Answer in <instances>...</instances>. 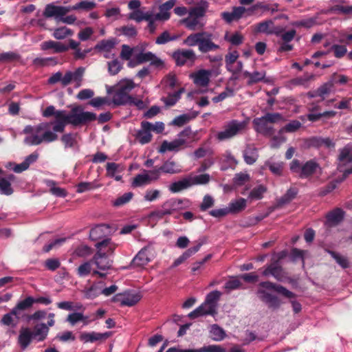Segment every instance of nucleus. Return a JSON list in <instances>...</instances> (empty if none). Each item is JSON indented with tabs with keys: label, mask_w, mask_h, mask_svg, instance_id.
<instances>
[{
	"label": "nucleus",
	"mask_w": 352,
	"mask_h": 352,
	"mask_svg": "<svg viewBox=\"0 0 352 352\" xmlns=\"http://www.w3.org/2000/svg\"><path fill=\"white\" fill-rule=\"evenodd\" d=\"M336 81V74H333L329 81L322 84L318 88V96L321 97L322 100H324L325 96L329 94L332 91Z\"/></svg>",
	"instance_id": "a878e982"
},
{
	"label": "nucleus",
	"mask_w": 352,
	"mask_h": 352,
	"mask_svg": "<svg viewBox=\"0 0 352 352\" xmlns=\"http://www.w3.org/2000/svg\"><path fill=\"white\" fill-rule=\"evenodd\" d=\"M274 22L272 20H267L258 23L255 28L256 32L265 33L267 34H271L272 28L273 27Z\"/></svg>",
	"instance_id": "a18cd8bd"
},
{
	"label": "nucleus",
	"mask_w": 352,
	"mask_h": 352,
	"mask_svg": "<svg viewBox=\"0 0 352 352\" xmlns=\"http://www.w3.org/2000/svg\"><path fill=\"white\" fill-rule=\"evenodd\" d=\"M191 186L189 177L172 183L169 190L173 192H178Z\"/></svg>",
	"instance_id": "c9c22d12"
},
{
	"label": "nucleus",
	"mask_w": 352,
	"mask_h": 352,
	"mask_svg": "<svg viewBox=\"0 0 352 352\" xmlns=\"http://www.w3.org/2000/svg\"><path fill=\"white\" fill-rule=\"evenodd\" d=\"M247 122L245 121L231 120L223 126V130L216 134V138L219 141L230 139L245 131L247 128Z\"/></svg>",
	"instance_id": "7ed1b4c3"
},
{
	"label": "nucleus",
	"mask_w": 352,
	"mask_h": 352,
	"mask_svg": "<svg viewBox=\"0 0 352 352\" xmlns=\"http://www.w3.org/2000/svg\"><path fill=\"white\" fill-rule=\"evenodd\" d=\"M342 13L346 15H352V6H344L336 5L325 12V13Z\"/></svg>",
	"instance_id": "864d4df0"
},
{
	"label": "nucleus",
	"mask_w": 352,
	"mask_h": 352,
	"mask_svg": "<svg viewBox=\"0 0 352 352\" xmlns=\"http://www.w3.org/2000/svg\"><path fill=\"white\" fill-rule=\"evenodd\" d=\"M135 60L138 63H144L146 62H151V65L157 67L164 66V62L160 58H157L154 54L151 52L144 53L140 52L139 54L135 55Z\"/></svg>",
	"instance_id": "f8f14e48"
},
{
	"label": "nucleus",
	"mask_w": 352,
	"mask_h": 352,
	"mask_svg": "<svg viewBox=\"0 0 352 352\" xmlns=\"http://www.w3.org/2000/svg\"><path fill=\"white\" fill-rule=\"evenodd\" d=\"M327 251L342 268H347L349 267V261L347 257L331 250Z\"/></svg>",
	"instance_id": "09e8293b"
},
{
	"label": "nucleus",
	"mask_w": 352,
	"mask_h": 352,
	"mask_svg": "<svg viewBox=\"0 0 352 352\" xmlns=\"http://www.w3.org/2000/svg\"><path fill=\"white\" fill-rule=\"evenodd\" d=\"M224 39L234 45H239L242 43L243 36L238 32H235L232 34L227 32L224 36Z\"/></svg>",
	"instance_id": "49530a36"
},
{
	"label": "nucleus",
	"mask_w": 352,
	"mask_h": 352,
	"mask_svg": "<svg viewBox=\"0 0 352 352\" xmlns=\"http://www.w3.org/2000/svg\"><path fill=\"white\" fill-rule=\"evenodd\" d=\"M38 158V154H31L28 156L25 160L21 164H16L13 170L15 173H21L23 170H27L30 164L34 162Z\"/></svg>",
	"instance_id": "f704fd0d"
},
{
	"label": "nucleus",
	"mask_w": 352,
	"mask_h": 352,
	"mask_svg": "<svg viewBox=\"0 0 352 352\" xmlns=\"http://www.w3.org/2000/svg\"><path fill=\"white\" fill-rule=\"evenodd\" d=\"M116 43L115 39L102 40L96 45V48L99 50L109 52L115 47Z\"/></svg>",
	"instance_id": "680f3d73"
},
{
	"label": "nucleus",
	"mask_w": 352,
	"mask_h": 352,
	"mask_svg": "<svg viewBox=\"0 0 352 352\" xmlns=\"http://www.w3.org/2000/svg\"><path fill=\"white\" fill-rule=\"evenodd\" d=\"M142 298L140 293H124L121 299L122 306L132 307L135 305Z\"/></svg>",
	"instance_id": "2f4dec72"
},
{
	"label": "nucleus",
	"mask_w": 352,
	"mask_h": 352,
	"mask_svg": "<svg viewBox=\"0 0 352 352\" xmlns=\"http://www.w3.org/2000/svg\"><path fill=\"white\" fill-rule=\"evenodd\" d=\"M92 263H94L96 268L101 271H105L111 269L113 261L109 259H100L93 260L91 259Z\"/></svg>",
	"instance_id": "603ef678"
},
{
	"label": "nucleus",
	"mask_w": 352,
	"mask_h": 352,
	"mask_svg": "<svg viewBox=\"0 0 352 352\" xmlns=\"http://www.w3.org/2000/svg\"><path fill=\"white\" fill-rule=\"evenodd\" d=\"M14 190L11 186L10 181L0 177V192L6 195H10Z\"/></svg>",
	"instance_id": "bf43d9fd"
},
{
	"label": "nucleus",
	"mask_w": 352,
	"mask_h": 352,
	"mask_svg": "<svg viewBox=\"0 0 352 352\" xmlns=\"http://www.w3.org/2000/svg\"><path fill=\"white\" fill-rule=\"evenodd\" d=\"M43 51L52 50L54 53H62L69 50V47L60 42L54 41H47L41 45Z\"/></svg>",
	"instance_id": "412c9836"
},
{
	"label": "nucleus",
	"mask_w": 352,
	"mask_h": 352,
	"mask_svg": "<svg viewBox=\"0 0 352 352\" xmlns=\"http://www.w3.org/2000/svg\"><path fill=\"white\" fill-rule=\"evenodd\" d=\"M73 34L72 30L66 27H60L54 30L53 36L58 40H62Z\"/></svg>",
	"instance_id": "3c124183"
},
{
	"label": "nucleus",
	"mask_w": 352,
	"mask_h": 352,
	"mask_svg": "<svg viewBox=\"0 0 352 352\" xmlns=\"http://www.w3.org/2000/svg\"><path fill=\"white\" fill-rule=\"evenodd\" d=\"M257 293L261 300L267 304L269 308L275 310L280 307V300L276 296L272 295L262 289H259Z\"/></svg>",
	"instance_id": "ddd939ff"
},
{
	"label": "nucleus",
	"mask_w": 352,
	"mask_h": 352,
	"mask_svg": "<svg viewBox=\"0 0 352 352\" xmlns=\"http://www.w3.org/2000/svg\"><path fill=\"white\" fill-rule=\"evenodd\" d=\"M204 36H201L199 45V50L202 53H206L210 51L216 50L219 48L218 45L214 43L212 41V35L207 32H204Z\"/></svg>",
	"instance_id": "2eb2a0df"
},
{
	"label": "nucleus",
	"mask_w": 352,
	"mask_h": 352,
	"mask_svg": "<svg viewBox=\"0 0 352 352\" xmlns=\"http://www.w3.org/2000/svg\"><path fill=\"white\" fill-rule=\"evenodd\" d=\"M208 8V3L205 0H201L195 6L189 10L188 14L190 16L200 18L205 15Z\"/></svg>",
	"instance_id": "c756f323"
},
{
	"label": "nucleus",
	"mask_w": 352,
	"mask_h": 352,
	"mask_svg": "<svg viewBox=\"0 0 352 352\" xmlns=\"http://www.w3.org/2000/svg\"><path fill=\"white\" fill-rule=\"evenodd\" d=\"M344 214L341 208H336L327 214V221L330 226L338 225L343 220Z\"/></svg>",
	"instance_id": "bb28decb"
},
{
	"label": "nucleus",
	"mask_w": 352,
	"mask_h": 352,
	"mask_svg": "<svg viewBox=\"0 0 352 352\" xmlns=\"http://www.w3.org/2000/svg\"><path fill=\"white\" fill-rule=\"evenodd\" d=\"M186 140L184 138H178L169 142L164 140L159 148L160 153H165L166 151H177L180 149L181 146L186 143Z\"/></svg>",
	"instance_id": "aec40b11"
},
{
	"label": "nucleus",
	"mask_w": 352,
	"mask_h": 352,
	"mask_svg": "<svg viewBox=\"0 0 352 352\" xmlns=\"http://www.w3.org/2000/svg\"><path fill=\"white\" fill-rule=\"evenodd\" d=\"M133 197V193L131 192H129L124 193L123 195L118 197L113 201V205L114 206H120L126 203H128Z\"/></svg>",
	"instance_id": "338daca9"
},
{
	"label": "nucleus",
	"mask_w": 352,
	"mask_h": 352,
	"mask_svg": "<svg viewBox=\"0 0 352 352\" xmlns=\"http://www.w3.org/2000/svg\"><path fill=\"white\" fill-rule=\"evenodd\" d=\"M212 74V70L199 69L190 74V78L192 79L193 82L198 87H206L210 82V78Z\"/></svg>",
	"instance_id": "6e6552de"
},
{
	"label": "nucleus",
	"mask_w": 352,
	"mask_h": 352,
	"mask_svg": "<svg viewBox=\"0 0 352 352\" xmlns=\"http://www.w3.org/2000/svg\"><path fill=\"white\" fill-rule=\"evenodd\" d=\"M184 91V88H181L179 91L175 92L173 94H169L168 97L163 98L162 100L166 106H173L179 99L180 95Z\"/></svg>",
	"instance_id": "5fc2aeb1"
},
{
	"label": "nucleus",
	"mask_w": 352,
	"mask_h": 352,
	"mask_svg": "<svg viewBox=\"0 0 352 352\" xmlns=\"http://www.w3.org/2000/svg\"><path fill=\"white\" fill-rule=\"evenodd\" d=\"M48 332V327L44 323H40L34 327L32 334L33 338L36 339L38 341H43L46 338Z\"/></svg>",
	"instance_id": "473e14b6"
},
{
	"label": "nucleus",
	"mask_w": 352,
	"mask_h": 352,
	"mask_svg": "<svg viewBox=\"0 0 352 352\" xmlns=\"http://www.w3.org/2000/svg\"><path fill=\"white\" fill-rule=\"evenodd\" d=\"M263 275L265 276L272 275L280 282L289 280L286 272L283 270L278 261H274L270 264L263 272Z\"/></svg>",
	"instance_id": "423d86ee"
},
{
	"label": "nucleus",
	"mask_w": 352,
	"mask_h": 352,
	"mask_svg": "<svg viewBox=\"0 0 352 352\" xmlns=\"http://www.w3.org/2000/svg\"><path fill=\"white\" fill-rule=\"evenodd\" d=\"M178 36H171L168 31H164L158 37H157L155 43L159 45H162L166 43L168 41L176 40Z\"/></svg>",
	"instance_id": "0e129e2a"
},
{
	"label": "nucleus",
	"mask_w": 352,
	"mask_h": 352,
	"mask_svg": "<svg viewBox=\"0 0 352 352\" xmlns=\"http://www.w3.org/2000/svg\"><path fill=\"white\" fill-rule=\"evenodd\" d=\"M109 244V239H102L101 241H99L96 243L95 247L97 250L95 254L93 256L91 259L93 260H100V259H108V252L104 250L106 246Z\"/></svg>",
	"instance_id": "393cba45"
},
{
	"label": "nucleus",
	"mask_w": 352,
	"mask_h": 352,
	"mask_svg": "<svg viewBox=\"0 0 352 352\" xmlns=\"http://www.w3.org/2000/svg\"><path fill=\"white\" fill-rule=\"evenodd\" d=\"M93 253L92 249L87 245L81 244L76 247L74 251L73 256L76 257L85 258Z\"/></svg>",
	"instance_id": "37998d69"
},
{
	"label": "nucleus",
	"mask_w": 352,
	"mask_h": 352,
	"mask_svg": "<svg viewBox=\"0 0 352 352\" xmlns=\"http://www.w3.org/2000/svg\"><path fill=\"white\" fill-rule=\"evenodd\" d=\"M154 256L153 250L150 245L142 248L132 261V265L135 267H143L147 265Z\"/></svg>",
	"instance_id": "0eeeda50"
},
{
	"label": "nucleus",
	"mask_w": 352,
	"mask_h": 352,
	"mask_svg": "<svg viewBox=\"0 0 352 352\" xmlns=\"http://www.w3.org/2000/svg\"><path fill=\"white\" fill-rule=\"evenodd\" d=\"M34 302V299L32 297L29 296L25 300L19 302L12 310V314H13L16 318L19 320V318L23 317V311L30 308Z\"/></svg>",
	"instance_id": "f3484780"
},
{
	"label": "nucleus",
	"mask_w": 352,
	"mask_h": 352,
	"mask_svg": "<svg viewBox=\"0 0 352 352\" xmlns=\"http://www.w3.org/2000/svg\"><path fill=\"white\" fill-rule=\"evenodd\" d=\"M302 126V124L298 120H292L283 127L280 131L279 133L284 132L294 133L297 131Z\"/></svg>",
	"instance_id": "13d9d810"
},
{
	"label": "nucleus",
	"mask_w": 352,
	"mask_h": 352,
	"mask_svg": "<svg viewBox=\"0 0 352 352\" xmlns=\"http://www.w3.org/2000/svg\"><path fill=\"white\" fill-rule=\"evenodd\" d=\"M175 203L176 201L165 202L162 206L165 207L166 206H170V208L154 210L151 212L150 217H155L158 219H162L166 215L172 214L175 211V208H173L175 205Z\"/></svg>",
	"instance_id": "cd10ccee"
},
{
	"label": "nucleus",
	"mask_w": 352,
	"mask_h": 352,
	"mask_svg": "<svg viewBox=\"0 0 352 352\" xmlns=\"http://www.w3.org/2000/svg\"><path fill=\"white\" fill-rule=\"evenodd\" d=\"M19 59L20 55L15 52H10L0 54L1 63H11L13 61L19 60Z\"/></svg>",
	"instance_id": "e2e57ef3"
},
{
	"label": "nucleus",
	"mask_w": 352,
	"mask_h": 352,
	"mask_svg": "<svg viewBox=\"0 0 352 352\" xmlns=\"http://www.w3.org/2000/svg\"><path fill=\"white\" fill-rule=\"evenodd\" d=\"M84 72L85 68L81 67H78L74 72L67 71L65 75L60 72H57L48 78L47 84L54 85L60 82L62 87H65L74 82L76 83L75 86L79 87L82 81Z\"/></svg>",
	"instance_id": "f03ea898"
},
{
	"label": "nucleus",
	"mask_w": 352,
	"mask_h": 352,
	"mask_svg": "<svg viewBox=\"0 0 352 352\" xmlns=\"http://www.w3.org/2000/svg\"><path fill=\"white\" fill-rule=\"evenodd\" d=\"M173 57L177 65H184L187 60L194 62L196 59L195 52L192 50L177 51L173 54Z\"/></svg>",
	"instance_id": "dca6fc26"
},
{
	"label": "nucleus",
	"mask_w": 352,
	"mask_h": 352,
	"mask_svg": "<svg viewBox=\"0 0 352 352\" xmlns=\"http://www.w3.org/2000/svg\"><path fill=\"white\" fill-rule=\"evenodd\" d=\"M50 124L47 122H43L36 126V127H32L31 126H27L23 130V133L25 134H32V135L34 134H39L43 130H47L50 129Z\"/></svg>",
	"instance_id": "79ce46f5"
},
{
	"label": "nucleus",
	"mask_w": 352,
	"mask_h": 352,
	"mask_svg": "<svg viewBox=\"0 0 352 352\" xmlns=\"http://www.w3.org/2000/svg\"><path fill=\"white\" fill-rule=\"evenodd\" d=\"M157 179H155V175H151L150 170H144L143 173L137 175L132 182L133 187H139L148 184H150L152 181H155Z\"/></svg>",
	"instance_id": "4be33fe9"
},
{
	"label": "nucleus",
	"mask_w": 352,
	"mask_h": 352,
	"mask_svg": "<svg viewBox=\"0 0 352 352\" xmlns=\"http://www.w3.org/2000/svg\"><path fill=\"white\" fill-rule=\"evenodd\" d=\"M96 119V115L92 112L84 111L82 106L74 107L69 113V124L74 126L85 124Z\"/></svg>",
	"instance_id": "20e7f679"
},
{
	"label": "nucleus",
	"mask_w": 352,
	"mask_h": 352,
	"mask_svg": "<svg viewBox=\"0 0 352 352\" xmlns=\"http://www.w3.org/2000/svg\"><path fill=\"white\" fill-rule=\"evenodd\" d=\"M204 35V32L191 34L184 40L183 43L189 47L199 45L201 36Z\"/></svg>",
	"instance_id": "a19ab883"
},
{
	"label": "nucleus",
	"mask_w": 352,
	"mask_h": 352,
	"mask_svg": "<svg viewBox=\"0 0 352 352\" xmlns=\"http://www.w3.org/2000/svg\"><path fill=\"white\" fill-rule=\"evenodd\" d=\"M246 206V200L243 198L237 199L229 204L228 210L230 213L236 214L243 210Z\"/></svg>",
	"instance_id": "58836bf2"
},
{
	"label": "nucleus",
	"mask_w": 352,
	"mask_h": 352,
	"mask_svg": "<svg viewBox=\"0 0 352 352\" xmlns=\"http://www.w3.org/2000/svg\"><path fill=\"white\" fill-rule=\"evenodd\" d=\"M66 320L72 325H74L78 322H82L85 325L89 322L88 316H84L80 312H74L69 314Z\"/></svg>",
	"instance_id": "e433bc0d"
},
{
	"label": "nucleus",
	"mask_w": 352,
	"mask_h": 352,
	"mask_svg": "<svg viewBox=\"0 0 352 352\" xmlns=\"http://www.w3.org/2000/svg\"><path fill=\"white\" fill-rule=\"evenodd\" d=\"M122 68V66L117 58L108 63V71L111 75H116Z\"/></svg>",
	"instance_id": "774afa93"
},
{
	"label": "nucleus",
	"mask_w": 352,
	"mask_h": 352,
	"mask_svg": "<svg viewBox=\"0 0 352 352\" xmlns=\"http://www.w3.org/2000/svg\"><path fill=\"white\" fill-rule=\"evenodd\" d=\"M58 138V135L50 131L48 129L43 130L39 134H34L33 135L25 138V142L28 144L38 145L41 144L43 142H52Z\"/></svg>",
	"instance_id": "39448f33"
},
{
	"label": "nucleus",
	"mask_w": 352,
	"mask_h": 352,
	"mask_svg": "<svg viewBox=\"0 0 352 352\" xmlns=\"http://www.w3.org/2000/svg\"><path fill=\"white\" fill-rule=\"evenodd\" d=\"M263 117L269 124H275L285 121L283 116L279 113H267Z\"/></svg>",
	"instance_id": "052dcab7"
},
{
	"label": "nucleus",
	"mask_w": 352,
	"mask_h": 352,
	"mask_svg": "<svg viewBox=\"0 0 352 352\" xmlns=\"http://www.w3.org/2000/svg\"><path fill=\"white\" fill-rule=\"evenodd\" d=\"M318 167L319 164L316 162L309 160L302 166L299 177L300 178L308 177L314 174Z\"/></svg>",
	"instance_id": "c85d7f7f"
},
{
	"label": "nucleus",
	"mask_w": 352,
	"mask_h": 352,
	"mask_svg": "<svg viewBox=\"0 0 352 352\" xmlns=\"http://www.w3.org/2000/svg\"><path fill=\"white\" fill-rule=\"evenodd\" d=\"M135 87L134 82L131 79L120 80L115 86L116 91L112 102L116 106L134 103V98L129 95V92Z\"/></svg>",
	"instance_id": "f257e3e1"
},
{
	"label": "nucleus",
	"mask_w": 352,
	"mask_h": 352,
	"mask_svg": "<svg viewBox=\"0 0 352 352\" xmlns=\"http://www.w3.org/2000/svg\"><path fill=\"white\" fill-rule=\"evenodd\" d=\"M71 10L70 7L55 6L53 3L46 5L43 15L45 18H61Z\"/></svg>",
	"instance_id": "1a4fd4ad"
},
{
	"label": "nucleus",
	"mask_w": 352,
	"mask_h": 352,
	"mask_svg": "<svg viewBox=\"0 0 352 352\" xmlns=\"http://www.w3.org/2000/svg\"><path fill=\"white\" fill-rule=\"evenodd\" d=\"M338 160L343 165L352 162V151L349 146H346L341 150Z\"/></svg>",
	"instance_id": "de8ad7c7"
},
{
	"label": "nucleus",
	"mask_w": 352,
	"mask_h": 352,
	"mask_svg": "<svg viewBox=\"0 0 352 352\" xmlns=\"http://www.w3.org/2000/svg\"><path fill=\"white\" fill-rule=\"evenodd\" d=\"M111 335V332H106L104 333H82L80 335V340L83 341L84 342H94L95 341L98 340H104L107 339L109 337H110Z\"/></svg>",
	"instance_id": "b1692460"
},
{
	"label": "nucleus",
	"mask_w": 352,
	"mask_h": 352,
	"mask_svg": "<svg viewBox=\"0 0 352 352\" xmlns=\"http://www.w3.org/2000/svg\"><path fill=\"white\" fill-rule=\"evenodd\" d=\"M151 126V123L147 121L142 122V129L138 131L137 134V138L141 144H144L151 142L152 139Z\"/></svg>",
	"instance_id": "6ab92c4d"
},
{
	"label": "nucleus",
	"mask_w": 352,
	"mask_h": 352,
	"mask_svg": "<svg viewBox=\"0 0 352 352\" xmlns=\"http://www.w3.org/2000/svg\"><path fill=\"white\" fill-rule=\"evenodd\" d=\"M33 338L32 331L28 328H21L18 338L19 343L23 349H26Z\"/></svg>",
	"instance_id": "7c9ffc66"
},
{
	"label": "nucleus",
	"mask_w": 352,
	"mask_h": 352,
	"mask_svg": "<svg viewBox=\"0 0 352 352\" xmlns=\"http://www.w3.org/2000/svg\"><path fill=\"white\" fill-rule=\"evenodd\" d=\"M243 157L248 164H254L258 157L256 148L250 146H247L244 151Z\"/></svg>",
	"instance_id": "ea45409f"
},
{
	"label": "nucleus",
	"mask_w": 352,
	"mask_h": 352,
	"mask_svg": "<svg viewBox=\"0 0 352 352\" xmlns=\"http://www.w3.org/2000/svg\"><path fill=\"white\" fill-rule=\"evenodd\" d=\"M161 172L174 174L179 173V170L175 169V162L167 160L158 169L150 170L151 175H155V179H159Z\"/></svg>",
	"instance_id": "5701e85b"
},
{
	"label": "nucleus",
	"mask_w": 352,
	"mask_h": 352,
	"mask_svg": "<svg viewBox=\"0 0 352 352\" xmlns=\"http://www.w3.org/2000/svg\"><path fill=\"white\" fill-rule=\"evenodd\" d=\"M259 286L262 289H266L274 290L277 293L289 299H294L296 298V294L294 293L289 291L287 289L280 285H277L270 281H265L259 283Z\"/></svg>",
	"instance_id": "9b49d317"
},
{
	"label": "nucleus",
	"mask_w": 352,
	"mask_h": 352,
	"mask_svg": "<svg viewBox=\"0 0 352 352\" xmlns=\"http://www.w3.org/2000/svg\"><path fill=\"white\" fill-rule=\"evenodd\" d=\"M243 76L245 78H249V80L248 82V85H252L256 83L261 80H262L265 76V72H254L253 73H250L249 72H243Z\"/></svg>",
	"instance_id": "4c0bfd02"
},
{
	"label": "nucleus",
	"mask_w": 352,
	"mask_h": 352,
	"mask_svg": "<svg viewBox=\"0 0 352 352\" xmlns=\"http://www.w3.org/2000/svg\"><path fill=\"white\" fill-rule=\"evenodd\" d=\"M182 23L187 28L191 30H197L198 25H199L200 28L203 27V24L199 22L198 18L190 16V15L188 18L183 19Z\"/></svg>",
	"instance_id": "6e6d98bb"
},
{
	"label": "nucleus",
	"mask_w": 352,
	"mask_h": 352,
	"mask_svg": "<svg viewBox=\"0 0 352 352\" xmlns=\"http://www.w3.org/2000/svg\"><path fill=\"white\" fill-rule=\"evenodd\" d=\"M210 333L212 339L214 341H221L227 336L226 331L217 324L212 325Z\"/></svg>",
	"instance_id": "c03bdc74"
},
{
	"label": "nucleus",
	"mask_w": 352,
	"mask_h": 352,
	"mask_svg": "<svg viewBox=\"0 0 352 352\" xmlns=\"http://www.w3.org/2000/svg\"><path fill=\"white\" fill-rule=\"evenodd\" d=\"M217 313L216 308L205 301L201 305L188 314L190 319H195L205 315H214Z\"/></svg>",
	"instance_id": "4468645a"
},
{
	"label": "nucleus",
	"mask_w": 352,
	"mask_h": 352,
	"mask_svg": "<svg viewBox=\"0 0 352 352\" xmlns=\"http://www.w3.org/2000/svg\"><path fill=\"white\" fill-rule=\"evenodd\" d=\"M96 7V3L94 1H82L72 7H70L71 10H83L85 11H89L94 9Z\"/></svg>",
	"instance_id": "8fccbe9b"
},
{
	"label": "nucleus",
	"mask_w": 352,
	"mask_h": 352,
	"mask_svg": "<svg viewBox=\"0 0 352 352\" xmlns=\"http://www.w3.org/2000/svg\"><path fill=\"white\" fill-rule=\"evenodd\" d=\"M221 292L217 290L212 291L210 292L206 298V300L208 303L210 304L211 305H214V307L217 309V302L219 300L221 296Z\"/></svg>",
	"instance_id": "69168bd1"
},
{
	"label": "nucleus",
	"mask_w": 352,
	"mask_h": 352,
	"mask_svg": "<svg viewBox=\"0 0 352 352\" xmlns=\"http://www.w3.org/2000/svg\"><path fill=\"white\" fill-rule=\"evenodd\" d=\"M253 124L257 132L262 133L265 135H272L274 133V129L262 116L261 118H255L253 120Z\"/></svg>",
	"instance_id": "a211bd4d"
},
{
	"label": "nucleus",
	"mask_w": 352,
	"mask_h": 352,
	"mask_svg": "<svg viewBox=\"0 0 352 352\" xmlns=\"http://www.w3.org/2000/svg\"><path fill=\"white\" fill-rule=\"evenodd\" d=\"M110 228L107 224H101L92 228L89 232V239L91 241H98L102 239L105 234V231Z\"/></svg>",
	"instance_id": "72a5a7b5"
},
{
	"label": "nucleus",
	"mask_w": 352,
	"mask_h": 352,
	"mask_svg": "<svg viewBox=\"0 0 352 352\" xmlns=\"http://www.w3.org/2000/svg\"><path fill=\"white\" fill-rule=\"evenodd\" d=\"M298 194V190L295 188H290L287 190L285 194L282 197L277 199L276 203L269 208V212L274 211L276 209L281 208L284 206L289 204Z\"/></svg>",
	"instance_id": "9d476101"
},
{
	"label": "nucleus",
	"mask_w": 352,
	"mask_h": 352,
	"mask_svg": "<svg viewBox=\"0 0 352 352\" xmlns=\"http://www.w3.org/2000/svg\"><path fill=\"white\" fill-rule=\"evenodd\" d=\"M190 184L198 185V184H206L209 182L210 177L208 174H201L194 177H189Z\"/></svg>",
	"instance_id": "4d7b16f0"
}]
</instances>
